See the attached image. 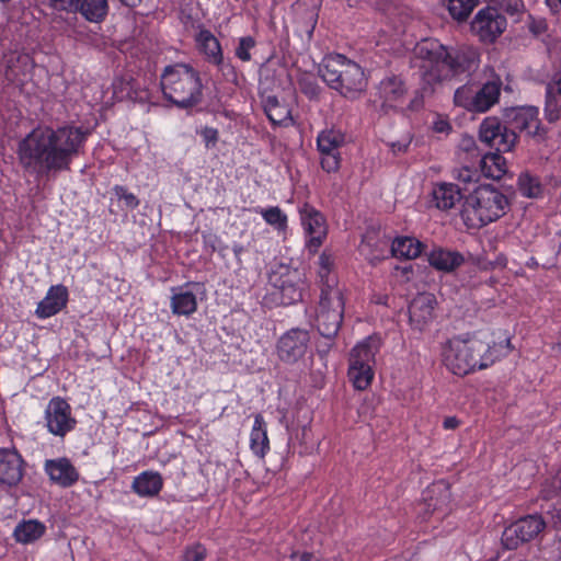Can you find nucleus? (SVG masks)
I'll use <instances>...</instances> for the list:
<instances>
[{"label": "nucleus", "instance_id": "f257e3e1", "mask_svg": "<svg viewBox=\"0 0 561 561\" xmlns=\"http://www.w3.org/2000/svg\"><path fill=\"white\" fill-rule=\"evenodd\" d=\"M414 58L422 80L433 89L456 76L474 71L479 65V54L476 50L450 53L434 38L419 42L414 47Z\"/></svg>", "mask_w": 561, "mask_h": 561}, {"label": "nucleus", "instance_id": "f03ea898", "mask_svg": "<svg viewBox=\"0 0 561 561\" xmlns=\"http://www.w3.org/2000/svg\"><path fill=\"white\" fill-rule=\"evenodd\" d=\"M511 348L510 339L505 345H490L476 335H457L449 339L443 346L442 357L446 368L454 375L466 376L477 369H484L493 365L502 355L501 351Z\"/></svg>", "mask_w": 561, "mask_h": 561}, {"label": "nucleus", "instance_id": "7ed1b4c3", "mask_svg": "<svg viewBox=\"0 0 561 561\" xmlns=\"http://www.w3.org/2000/svg\"><path fill=\"white\" fill-rule=\"evenodd\" d=\"M319 75L331 89L350 100L360 98L368 84L364 69L341 54L325 56Z\"/></svg>", "mask_w": 561, "mask_h": 561}, {"label": "nucleus", "instance_id": "20e7f679", "mask_svg": "<svg viewBox=\"0 0 561 561\" xmlns=\"http://www.w3.org/2000/svg\"><path fill=\"white\" fill-rule=\"evenodd\" d=\"M161 89L164 98L181 108L196 106L203 100L199 72L187 64L167 66L161 75Z\"/></svg>", "mask_w": 561, "mask_h": 561}, {"label": "nucleus", "instance_id": "39448f33", "mask_svg": "<svg viewBox=\"0 0 561 561\" xmlns=\"http://www.w3.org/2000/svg\"><path fill=\"white\" fill-rule=\"evenodd\" d=\"M507 197L492 185H480L466 196L460 216L468 228L479 229L504 216Z\"/></svg>", "mask_w": 561, "mask_h": 561}, {"label": "nucleus", "instance_id": "423d86ee", "mask_svg": "<svg viewBox=\"0 0 561 561\" xmlns=\"http://www.w3.org/2000/svg\"><path fill=\"white\" fill-rule=\"evenodd\" d=\"M19 142L18 154L22 167L31 173L44 174L66 168L70 154L78 150L80 142Z\"/></svg>", "mask_w": 561, "mask_h": 561}, {"label": "nucleus", "instance_id": "0eeeda50", "mask_svg": "<svg viewBox=\"0 0 561 561\" xmlns=\"http://www.w3.org/2000/svg\"><path fill=\"white\" fill-rule=\"evenodd\" d=\"M344 313V299L341 289L333 284L321 288L317 312V328L329 340L334 337L341 327Z\"/></svg>", "mask_w": 561, "mask_h": 561}, {"label": "nucleus", "instance_id": "6e6552de", "mask_svg": "<svg viewBox=\"0 0 561 561\" xmlns=\"http://www.w3.org/2000/svg\"><path fill=\"white\" fill-rule=\"evenodd\" d=\"M508 118L507 129L512 140L517 138H528L534 136L553 138L550 129L540 130V122L538 119V108L535 106H524L511 108L506 114Z\"/></svg>", "mask_w": 561, "mask_h": 561}, {"label": "nucleus", "instance_id": "1a4fd4ad", "mask_svg": "<svg viewBox=\"0 0 561 561\" xmlns=\"http://www.w3.org/2000/svg\"><path fill=\"white\" fill-rule=\"evenodd\" d=\"M270 279L279 290L283 304L291 305L302 299L305 274L300 270L280 265L273 272Z\"/></svg>", "mask_w": 561, "mask_h": 561}, {"label": "nucleus", "instance_id": "9d476101", "mask_svg": "<svg viewBox=\"0 0 561 561\" xmlns=\"http://www.w3.org/2000/svg\"><path fill=\"white\" fill-rule=\"evenodd\" d=\"M545 528V522L541 516L529 515L507 526L502 534V545L514 550L519 545L533 540Z\"/></svg>", "mask_w": 561, "mask_h": 561}, {"label": "nucleus", "instance_id": "9b49d317", "mask_svg": "<svg viewBox=\"0 0 561 561\" xmlns=\"http://www.w3.org/2000/svg\"><path fill=\"white\" fill-rule=\"evenodd\" d=\"M309 331L295 328L285 332L277 341L276 354L285 364H296L309 350Z\"/></svg>", "mask_w": 561, "mask_h": 561}, {"label": "nucleus", "instance_id": "f8f14e48", "mask_svg": "<svg viewBox=\"0 0 561 561\" xmlns=\"http://www.w3.org/2000/svg\"><path fill=\"white\" fill-rule=\"evenodd\" d=\"M45 421L48 432L60 437L72 431L77 424L70 404L60 397L49 400L45 410Z\"/></svg>", "mask_w": 561, "mask_h": 561}, {"label": "nucleus", "instance_id": "ddd939ff", "mask_svg": "<svg viewBox=\"0 0 561 561\" xmlns=\"http://www.w3.org/2000/svg\"><path fill=\"white\" fill-rule=\"evenodd\" d=\"M505 27V18L494 8L480 10L471 22V31L484 43H493Z\"/></svg>", "mask_w": 561, "mask_h": 561}, {"label": "nucleus", "instance_id": "4468645a", "mask_svg": "<svg viewBox=\"0 0 561 561\" xmlns=\"http://www.w3.org/2000/svg\"><path fill=\"white\" fill-rule=\"evenodd\" d=\"M436 297L430 293L416 295L409 305L410 325L417 331H424L435 319Z\"/></svg>", "mask_w": 561, "mask_h": 561}, {"label": "nucleus", "instance_id": "2eb2a0df", "mask_svg": "<svg viewBox=\"0 0 561 561\" xmlns=\"http://www.w3.org/2000/svg\"><path fill=\"white\" fill-rule=\"evenodd\" d=\"M484 80L477 87V113H485L499 103L503 81L492 67L483 70Z\"/></svg>", "mask_w": 561, "mask_h": 561}, {"label": "nucleus", "instance_id": "dca6fc26", "mask_svg": "<svg viewBox=\"0 0 561 561\" xmlns=\"http://www.w3.org/2000/svg\"><path fill=\"white\" fill-rule=\"evenodd\" d=\"M301 222L309 239L307 247L316 252L327 237V224L324 217L312 206L305 204L300 210Z\"/></svg>", "mask_w": 561, "mask_h": 561}, {"label": "nucleus", "instance_id": "f3484780", "mask_svg": "<svg viewBox=\"0 0 561 561\" xmlns=\"http://www.w3.org/2000/svg\"><path fill=\"white\" fill-rule=\"evenodd\" d=\"M24 461L16 450L0 448V485L15 486L24 474Z\"/></svg>", "mask_w": 561, "mask_h": 561}, {"label": "nucleus", "instance_id": "a211bd4d", "mask_svg": "<svg viewBox=\"0 0 561 561\" xmlns=\"http://www.w3.org/2000/svg\"><path fill=\"white\" fill-rule=\"evenodd\" d=\"M68 289L64 285L49 287L46 296L38 302L35 314L39 319H46L61 311L68 302Z\"/></svg>", "mask_w": 561, "mask_h": 561}, {"label": "nucleus", "instance_id": "6ab92c4d", "mask_svg": "<svg viewBox=\"0 0 561 561\" xmlns=\"http://www.w3.org/2000/svg\"><path fill=\"white\" fill-rule=\"evenodd\" d=\"M45 471L54 483L62 488L73 485L79 479V472L67 458L46 460Z\"/></svg>", "mask_w": 561, "mask_h": 561}, {"label": "nucleus", "instance_id": "aec40b11", "mask_svg": "<svg viewBox=\"0 0 561 561\" xmlns=\"http://www.w3.org/2000/svg\"><path fill=\"white\" fill-rule=\"evenodd\" d=\"M377 90L383 107H397L403 102L407 94L403 80L394 75L383 78L379 82Z\"/></svg>", "mask_w": 561, "mask_h": 561}, {"label": "nucleus", "instance_id": "412c9836", "mask_svg": "<svg viewBox=\"0 0 561 561\" xmlns=\"http://www.w3.org/2000/svg\"><path fill=\"white\" fill-rule=\"evenodd\" d=\"M424 501L426 513L446 514L450 503L449 486L443 481L433 483L426 489Z\"/></svg>", "mask_w": 561, "mask_h": 561}, {"label": "nucleus", "instance_id": "4be33fe9", "mask_svg": "<svg viewBox=\"0 0 561 561\" xmlns=\"http://www.w3.org/2000/svg\"><path fill=\"white\" fill-rule=\"evenodd\" d=\"M379 340L373 336L356 344L350 353L348 365L373 367L375 356L379 351Z\"/></svg>", "mask_w": 561, "mask_h": 561}, {"label": "nucleus", "instance_id": "5701e85b", "mask_svg": "<svg viewBox=\"0 0 561 561\" xmlns=\"http://www.w3.org/2000/svg\"><path fill=\"white\" fill-rule=\"evenodd\" d=\"M69 12H79L88 22L102 23L108 14L107 0H75Z\"/></svg>", "mask_w": 561, "mask_h": 561}, {"label": "nucleus", "instance_id": "b1692460", "mask_svg": "<svg viewBox=\"0 0 561 561\" xmlns=\"http://www.w3.org/2000/svg\"><path fill=\"white\" fill-rule=\"evenodd\" d=\"M263 108L273 125L288 126L293 123L289 105L276 95H268L263 101Z\"/></svg>", "mask_w": 561, "mask_h": 561}, {"label": "nucleus", "instance_id": "393cba45", "mask_svg": "<svg viewBox=\"0 0 561 561\" xmlns=\"http://www.w3.org/2000/svg\"><path fill=\"white\" fill-rule=\"evenodd\" d=\"M171 310L176 316H191L197 309L195 293L188 289V285L172 288Z\"/></svg>", "mask_w": 561, "mask_h": 561}, {"label": "nucleus", "instance_id": "a878e982", "mask_svg": "<svg viewBox=\"0 0 561 561\" xmlns=\"http://www.w3.org/2000/svg\"><path fill=\"white\" fill-rule=\"evenodd\" d=\"M199 51L205 55V58L210 64H221L222 49L219 41L214 34L206 30L201 28L195 37Z\"/></svg>", "mask_w": 561, "mask_h": 561}, {"label": "nucleus", "instance_id": "bb28decb", "mask_svg": "<svg viewBox=\"0 0 561 561\" xmlns=\"http://www.w3.org/2000/svg\"><path fill=\"white\" fill-rule=\"evenodd\" d=\"M163 480L160 473L145 471L133 481V490L140 496H156L162 489Z\"/></svg>", "mask_w": 561, "mask_h": 561}, {"label": "nucleus", "instance_id": "cd10ccee", "mask_svg": "<svg viewBox=\"0 0 561 561\" xmlns=\"http://www.w3.org/2000/svg\"><path fill=\"white\" fill-rule=\"evenodd\" d=\"M484 176L494 180L502 179L507 173L506 159L499 152H488L479 160Z\"/></svg>", "mask_w": 561, "mask_h": 561}, {"label": "nucleus", "instance_id": "c85d7f7f", "mask_svg": "<svg viewBox=\"0 0 561 561\" xmlns=\"http://www.w3.org/2000/svg\"><path fill=\"white\" fill-rule=\"evenodd\" d=\"M545 114L550 123L561 117V77L546 88Z\"/></svg>", "mask_w": 561, "mask_h": 561}, {"label": "nucleus", "instance_id": "c756f323", "mask_svg": "<svg viewBox=\"0 0 561 561\" xmlns=\"http://www.w3.org/2000/svg\"><path fill=\"white\" fill-rule=\"evenodd\" d=\"M251 450L263 458L270 449V442L266 432V425L261 414L254 416V424L250 434Z\"/></svg>", "mask_w": 561, "mask_h": 561}, {"label": "nucleus", "instance_id": "7c9ffc66", "mask_svg": "<svg viewBox=\"0 0 561 561\" xmlns=\"http://www.w3.org/2000/svg\"><path fill=\"white\" fill-rule=\"evenodd\" d=\"M428 262L436 270L450 272L461 265L463 256L458 252L436 249L431 252Z\"/></svg>", "mask_w": 561, "mask_h": 561}, {"label": "nucleus", "instance_id": "2f4dec72", "mask_svg": "<svg viewBox=\"0 0 561 561\" xmlns=\"http://www.w3.org/2000/svg\"><path fill=\"white\" fill-rule=\"evenodd\" d=\"M423 250V244L411 237H399L391 242V253L394 257L412 260L417 257Z\"/></svg>", "mask_w": 561, "mask_h": 561}, {"label": "nucleus", "instance_id": "473e14b6", "mask_svg": "<svg viewBox=\"0 0 561 561\" xmlns=\"http://www.w3.org/2000/svg\"><path fill=\"white\" fill-rule=\"evenodd\" d=\"M480 140H495L501 137V140H510V133L507 125H503L495 116L485 117L479 128Z\"/></svg>", "mask_w": 561, "mask_h": 561}, {"label": "nucleus", "instance_id": "72a5a7b5", "mask_svg": "<svg viewBox=\"0 0 561 561\" xmlns=\"http://www.w3.org/2000/svg\"><path fill=\"white\" fill-rule=\"evenodd\" d=\"M437 208L448 210L453 208L460 199L461 193L455 184H442L433 192Z\"/></svg>", "mask_w": 561, "mask_h": 561}, {"label": "nucleus", "instance_id": "f704fd0d", "mask_svg": "<svg viewBox=\"0 0 561 561\" xmlns=\"http://www.w3.org/2000/svg\"><path fill=\"white\" fill-rule=\"evenodd\" d=\"M45 530V525L38 520H24L15 527L14 537L18 542L28 543L39 539Z\"/></svg>", "mask_w": 561, "mask_h": 561}, {"label": "nucleus", "instance_id": "c9c22d12", "mask_svg": "<svg viewBox=\"0 0 561 561\" xmlns=\"http://www.w3.org/2000/svg\"><path fill=\"white\" fill-rule=\"evenodd\" d=\"M476 92L477 87L471 81L457 88L454 93L455 105L460 106L469 112L477 113Z\"/></svg>", "mask_w": 561, "mask_h": 561}, {"label": "nucleus", "instance_id": "e433bc0d", "mask_svg": "<svg viewBox=\"0 0 561 561\" xmlns=\"http://www.w3.org/2000/svg\"><path fill=\"white\" fill-rule=\"evenodd\" d=\"M347 377L355 389L365 390L370 386L374 379V370L373 367L369 366L348 365Z\"/></svg>", "mask_w": 561, "mask_h": 561}, {"label": "nucleus", "instance_id": "4c0bfd02", "mask_svg": "<svg viewBox=\"0 0 561 561\" xmlns=\"http://www.w3.org/2000/svg\"><path fill=\"white\" fill-rule=\"evenodd\" d=\"M520 194L528 198H538L542 194V185L538 178L525 172L518 176L517 181Z\"/></svg>", "mask_w": 561, "mask_h": 561}, {"label": "nucleus", "instance_id": "58836bf2", "mask_svg": "<svg viewBox=\"0 0 561 561\" xmlns=\"http://www.w3.org/2000/svg\"><path fill=\"white\" fill-rule=\"evenodd\" d=\"M334 266V257L329 251H323L319 256V270L318 275L321 280V288L328 287V284H333L336 286V280L334 276H331V272Z\"/></svg>", "mask_w": 561, "mask_h": 561}, {"label": "nucleus", "instance_id": "ea45409f", "mask_svg": "<svg viewBox=\"0 0 561 561\" xmlns=\"http://www.w3.org/2000/svg\"><path fill=\"white\" fill-rule=\"evenodd\" d=\"M477 4L478 0H448L447 9L455 20L465 21Z\"/></svg>", "mask_w": 561, "mask_h": 561}, {"label": "nucleus", "instance_id": "a19ab883", "mask_svg": "<svg viewBox=\"0 0 561 561\" xmlns=\"http://www.w3.org/2000/svg\"><path fill=\"white\" fill-rule=\"evenodd\" d=\"M263 219L279 231H284L287 228V216L277 206L261 209L259 211Z\"/></svg>", "mask_w": 561, "mask_h": 561}, {"label": "nucleus", "instance_id": "79ce46f5", "mask_svg": "<svg viewBox=\"0 0 561 561\" xmlns=\"http://www.w3.org/2000/svg\"><path fill=\"white\" fill-rule=\"evenodd\" d=\"M255 39L252 36H244L239 39L238 46L236 47V56L247 62L251 60L250 50L255 47Z\"/></svg>", "mask_w": 561, "mask_h": 561}, {"label": "nucleus", "instance_id": "37998d69", "mask_svg": "<svg viewBox=\"0 0 561 561\" xmlns=\"http://www.w3.org/2000/svg\"><path fill=\"white\" fill-rule=\"evenodd\" d=\"M206 554V548L197 543L185 549L182 556V561H204Z\"/></svg>", "mask_w": 561, "mask_h": 561}, {"label": "nucleus", "instance_id": "c03bdc74", "mask_svg": "<svg viewBox=\"0 0 561 561\" xmlns=\"http://www.w3.org/2000/svg\"><path fill=\"white\" fill-rule=\"evenodd\" d=\"M299 84L301 92L310 100H317L319 98L321 88L314 80L310 78H304L300 80Z\"/></svg>", "mask_w": 561, "mask_h": 561}, {"label": "nucleus", "instance_id": "a18cd8bd", "mask_svg": "<svg viewBox=\"0 0 561 561\" xmlns=\"http://www.w3.org/2000/svg\"><path fill=\"white\" fill-rule=\"evenodd\" d=\"M527 27L533 35L541 36L548 32V22L543 18L529 16Z\"/></svg>", "mask_w": 561, "mask_h": 561}, {"label": "nucleus", "instance_id": "49530a36", "mask_svg": "<svg viewBox=\"0 0 561 561\" xmlns=\"http://www.w3.org/2000/svg\"><path fill=\"white\" fill-rule=\"evenodd\" d=\"M321 167L327 172H334L340 167V152L339 150L332 153H328L322 156L321 158Z\"/></svg>", "mask_w": 561, "mask_h": 561}, {"label": "nucleus", "instance_id": "de8ad7c7", "mask_svg": "<svg viewBox=\"0 0 561 561\" xmlns=\"http://www.w3.org/2000/svg\"><path fill=\"white\" fill-rule=\"evenodd\" d=\"M115 194L125 202L129 208H136L139 205L138 198L133 194L128 193L123 186H115Z\"/></svg>", "mask_w": 561, "mask_h": 561}, {"label": "nucleus", "instance_id": "09e8293b", "mask_svg": "<svg viewBox=\"0 0 561 561\" xmlns=\"http://www.w3.org/2000/svg\"><path fill=\"white\" fill-rule=\"evenodd\" d=\"M39 130H33L28 135L25 136L23 140H58L59 136L50 128H46L41 135H38Z\"/></svg>", "mask_w": 561, "mask_h": 561}, {"label": "nucleus", "instance_id": "8fccbe9b", "mask_svg": "<svg viewBox=\"0 0 561 561\" xmlns=\"http://www.w3.org/2000/svg\"><path fill=\"white\" fill-rule=\"evenodd\" d=\"M432 129L437 134L448 136L453 130V126L447 118L437 116L432 124Z\"/></svg>", "mask_w": 561, "mask_h": 561}, {"label": "nucleus", "instance_id": "3c124183", "mask_svg": "<svg viewBox=\"0 0 561 561\" xmlns=\"http://www.w3.org/2000/svg\"><path fill=\"white\" fill-rule=\"evenodd\" d=\"M345 134L339 129L332 126L331 128H327L322 130L318 137L317 140H344Z\"/></svg>", "mask_w": 561, "mask_h": 561}, {"label": "nucleus", "instance_id": "603ef678", "mask_svg": "<svg viewBox=\"0 0 561 561\" xmlns=\"http://www.w3.org/2000/svg\"><path fill=\"white\" fill-rule=\"evenodd\" d=\"M500 5L504 12H506L511 15H514L522 10L523 1L522 0H502Z\"/></svg>", "mask_w": 561, "mask_h": 561}, {"label": "nucleus", "instance_id": "864d4df0", "mask_svg": "<svg viewBox=\"0 0 561 561\" xmlns=\"http://www.w3.org/2000/svg\"><path fill=\"white\" fill-rule=\"evenodd\" d=\"M68 130L67 140H79L87 136H89V130L83 129L82 127H75L70 126L67 128L61 129V131L65 134Z\"/></svg>", "mask_w": 561, "mask_h": 561}, {"label": "nucleus", "instance_id": "5fc2aeb1", "mask_svg": "<svg viewBox=\"0 0 561 561\" xmlns=\"http://www.w3.org/2000/svg\"><path fill=\"white\" fill-rule=\"evenodd\" d=\"M218 67V69L227 77L236 80L237 73L234 67L230 62H226L224 60V55L221 56V64H214Z\"/></svg>", "mask_w": 561, "mask_h": 561}, {"label": "nucleus", "instance_id": "6e6d98bb", "mask_svg": "<svg viewBox=\"0 0 561 561\" xmlns=\"http://www.w3.org/2000/svg\"><path fill=\"white\" fill-rule=\"evenodd\" d=\"M340 142H317V148L320 152V156H325L328 153H332L337 151Z\"/></svg>", "mask_w": 561, "mask_h": 561}, {"label": "nucleus", "instance_id": "4d7b16f0", "mask_svg": "<svg viewBox=\"0 0 561 561\" xmlns=\"http://www.w3.org/2000/svg\"><path fill=\"white\" fill-rule=\"evenodd\" d=\"M50 1V5L56 9V10H60V11H67L69 12V10L72 9V5L75 3V0H49Z\"/></svg>", "mask_w": 561, "mask_h": 561}, {"label": "nucleus", "instance_id": "13d9d810", "mask_svg": "<svg viewBox=\"0 0 561 561\" xmlns=\"http://www.w3.org/2000/svg\"><path fill=\"white\" fill-rule=\"evenodd\" d=\"M476 176V171L471 170L470 168H463L459 171L458 179L465 183H469L473 181Z\"/></svg>", "mask_w": 561, "mask_h": 561}, {"label": "nucleus", "instance_id": "bf43d9fd", "mask_svg": "<svg viewBox=\"0 0 561 561\" xmlns=\"http://www.w3.org/2000/svg\"><path fill=\"white\" fill-rule=\"evenodd\" d=\"M444 428L446 430H455L459 425V420L455 416H449L444 420Z\"/></svg>", "mask_w": 561, "mask_h": 561}, {"label": "nucleus", "instance_id": "052dcab7", "mask_svg": "<svg viewBox=\"0 0 561 561\" xmlns=\"http://www.w3.org/2000/svg\"><path fill=\"white\" fill-rule=\"evenodd\" d=\"M409 142H391L390 148L393 153L405 152L408 150Z\"/></svg>", "mask_w": 561, "mask_h": 561}, {"label": "nucleus", "instance_id": "680f3d73", "mask_svg": "<svg viewBox=\"0 0 561 561\" xmlns=\"http://www.w3.org/2000/svg\"><path fill=\"white\" fill-rule=\"evenodd\" d=\"M203 136L205 137L206 140H216L218 137V133L216 129L206 127L203 131Z\"/></svg>", "mask_w": 561, "mask_h": 561}, {"label": "nucleus", "instance_id": "e2e57ef3", "mask_svg": "<svg viewBox=\"0 0 561 561\" xmlns=\"http://www.w3.org/2000/svg\"><path fill=\"white\" fill-rule=\"evenodd\" d=\"M123 5L128 8H136L141 3L142 0H118Z\"/></svg>", "mask_w": 561, "mask_h": 561}, {"label": "nucleus", "instance_id": "0e129e2a", "mask_svg": "<svg viewBox=\"0 0 561 561\" xmlns=\"http://www.w3.org/2000/svg\"><path fill=\"white\" fill-rule=\"evenodd\" d=\"M5 77H7V79H8V80H10V81H12V82H14V81H18V80H19V78H18L16 73L13 71V69H12V67H11V66H9V68H8V70H7V72H5Z\"/></svg>", "mask_w": 561, "mask_h": 561}, {"label": "nucleus", "instance_id": "69168bd1", "mask_svg": "<svg viewBox=\"0 0 561 561\" xmlns=\"http://www.w3.org/2000/svg\"><path fill=\"white\" fill-rule=\"evenodd\" d=\"M232 251H233L236 257L240 259V255L244 252V247L241 245V244L236 243L232 247Z\"/></svg>", "mask_w": 561, "mask_h": 561}, {"label": "nucleus", "instance_id": "338daca9", "mask_svg": "<svg viewBox=\"0 0 561 561\" xmlns=\"http://www.w3.org/2000/svg\"><path fill=\"white\" fill-rule=\"evenodd\" d=\"M312 556L310 553H302L299 556L300 561H311Z\"/></svg>", "mask_w": 561, "mask_h": 561}, {"label": "nucleus", "instance_id": "774afa93", "mask_svg": "<svg viewBox=\"0 0 561 561\" xmlns=\"http://www.w3.org/2000/svg\"><path fill=\"white\" fill-rule=\"evenodd\" d=\"M330 346H331V344H330V343H327L325 347H322V350H319V354H320L321 356H324V355L328 353V351H329Z\"/></svg>", "mask_w": 561, "mask_h": 561}]
</instances>
